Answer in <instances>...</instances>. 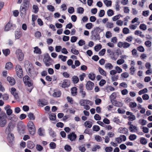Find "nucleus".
I'll list each match as a JSON object with an SVG mask.
<instances>
[{
  "label": "nucleus",
  "instance_id": "9",
  "mask_svg": "<svg viewBox=\"0 0 152 152\" xmlns=\"http://www.w3.org/2000/svg\"><path fill=\"white\" fill-rule=\"evenodd\" d=\"M117 46L120 48L123 47L124 48H126L130 47V44L125 42H119L118 43Z\"/></svg>",
  "mask_w": 152,
  "mask_h": 152
},
{
  "label": "nucleus",
  "instance_id": "19",
  "mask_svg": "<svg viewBox=\"0 0 152 152\" xmlns=\"http://www.w3.org/2000/svg\"><path fill=\"white\" fill-rule=\"evenodd\" d=\"M7 81L9 82L10 85L13 86L15 83V79L10 77H7Z\"/></svg>",
  "mask_w": 152,
  "mask_h": 152
},
{
  "label": "nucleus",
  "instance_id": "3",
  "mask_svg": "<svg viewBox=\"0 0 152 152\" xmlns=\"http://www.w3.org/2000/svg\"><path fill=\"white\" fill-rule=\"evenodd\" d=\"M27 126L30 134L32 135H34L36 132V129L33 122L31 121H29Z\"/></svg>",
  "mask_w": 152,
  "mask_h": 152
},
{
  "label": "nucleus",
  "instance_id": "1",
  "mask_svg": "<svg viewBox=\"0 0 152 152\" xmlns=\"http://www.w3.org/2000/svg\"><path fill=\"white\" fill-rule=\"evenodd\" d=\"M79 103L80 105L83 106L84 108L86 110H88L90 109L89 105L92 106L93 104L92 102L88 99L81 100Z\"/></svg>",
  "mask_w": 152,
  "mask_h": 152
},
{
  "label": "nucleus",
  "instance_id": "24",
  "mask_svg": "<svg viewBox=\"0 0 152 152\" xmlns=\"http://www.w3.org/2000/svg\"><path fill=\"white\" fill-rule=\"evenodd\" d=\"M104 67L107 70H111L113 68V66L110 63H107L105 64Z\"/></svg>",
  "mask_w": 152,
  "mask_h": 152
},
{
  "label": "nucleus",
  "instance_id": "12",
  "mask_svg": "<svg viewBox=\"0 0 152 152\" xmlns=\"http://www.w3.org/2000/svg\"><path fill=\"white\" fill-rule=\"evenodd\" d=\"M126 139V137L125 135H121L119 137L116 138L115 140L118 143H120L122 141H125Z\"/></svg>",
  "mask_w": 152,
  "mask_h": 152
},
{
  "label": "nucleus",
  "instance_id": "39",
  "mask_svg": "<svg viewBox=\"0 0 152 152\" xmlns=\"http://www.w3.org/2000/svg\"><path fill=\"white\" fill-rule=\"evenodd\" d=\"M99 71L101 74L103 76H106V72L100 67L98 68Z\"/></svg>",
  "mask_w": 152,
  "mask_h": 152
},
{
  "label": "nucleus",
  "instance_id": "58",
  "mask_svg": "<svg viewBox=\"0 0 152 152\" xmlns=\"http://www.w3.org/2000/svg\"><path fill=\"white\" fill-rule=\"evenodd\" d=\"M135 69L134 66H132L131 68L129 69V70L131 74L132 75H133L135 71Z\"/></svg>",
  "mask_w": 152,
  "mask_h": 152
},
{
  "label": "nucleus",
  "instance_id": "30",
  "mask_svg": "<svg viewBox=\"0 0 152 152\" xmlns=\"http://www.w3.org/2000/svg\"><path fill=\"white\" fill-rule=\"evenodd\" d=\"M13 67L12 64L10 62L7 63L5 65V69L7 70H10Z\"/></svg>",
  "mask_w": 152,
  "mask_h": 152
},
{
  "label": "nucleus",
  "instance_id": "56",
  "mask_svg": "<svg viewBox=\"0 0 152 152\" xmlns=\"http://www.w3.org/2000/svg\"><path fill=\"white\" fill-rule=\"evenodd\" d=\"M147 121L143 119H140L139 121V124L142 125H145Z\"/></svg>",
  "mask_w": 152,
  "mask_h": 152
},
{
  "label": "nucleus",
  "instance_id": "13",
  "mask_svg": "<svg viewBox=\"0 0 152 152\" xmlns=\"http://www.w3.org/2000/svg\"><path fill=\"white\" fill-rule=\"evenodd\" d=\"M28 8L26 7H22V6H21L20 8V15L22 17L24 18L25 17L26 10Z\"/></svg>",
  "mask_w": 152,
  "mask_h": 152
},
{
  "label": "nucleus",
  "instance_id": "10",
  "mask_svg": "<svg viewBox=\"0 0 152 152\" xmlns=\"http://www.w3.org/2000/svg\"><path fill=\"white\" fill-rule=\"evenodd\" d=\"M15 53L19 61H21L23 59L24 54L21 50H17Z\"/></svg>",
  "mask_w": 152,
  "mask_h": 152
},
{
  "label": "nucleus",
  "instance_id": "25",
  "mask_svg": "<svg viewBox=\"0 0 152 152\" xmlns=\"http://www.w3.org/2000/svg\"><path fill=\"white\" fill-rule=\"evenodd\" d=\"M26 129L25 125H22L18 127V130L20 133H23Z\"/></svg>",
  "mask_w": 152,
  "mask_h": 152
},
{
  "label": "nucleus",
  "instance_id": "31",
  "mask_svg": "<svg viewBox=\"0 0 152 152\" xmlns=\"http://www.w3.org/2000/svg\"><path fill=\"white\" fill-rule=\"evenodd\" d=\"M15 39H19L22 36V33L20 31H16L15 33Z\"/></svg>",
  "mask_w": 152,
  "mask_h": 152
},
{
  "label": "nucleus",
  "instance_id": "29",
  "mask_svg": "<svg viewBox=\"0 0 152 152\" xmlns=\"http://www.w3.org/2000/svg\"><path fill=\"white\" fill-rule=\"evenodd\" d=\"M84 125L86 127L90 128L92 126V123L91 121H87L84 122Z\"/></svg>",
  "mask_w": 152,
  "mask_h": 152
},
{
  "label": "nucleus",
  "instance_id": "52",
  "mask_svg": "<svg viewBox=\"0 0 152 152\" xmlns=\"http://www.w3.org/2000/svg\"><path fill=\"white\" fill-rule=\"evenodd\" d=\"M58 58L61 59L64 62L66 61L67 57L62 55H60L58 56Z\"/></svg>",
  "mask_w": 152,
  "mask_h": 152
},
{
  "label": "nucleus",
  "instance_id": "42",
  "mask_svg": "<svg viewBox=\"0 0 152 152\" xmlns=\"http://www.w3.org/2000/svg\"><path fill=\"white\" fill-rule=\"evenodd\" d=\"M28 117L31 120H33L35 119V116L34 114L32 113H28Z\"/></svg>",
  "mask_w": 152,
  "mask_h": 152
},
{
  "label": "nucleus",
  "instance_id": "51",
  "mask_svg": "<svg viewBox=\"0 0 152 152\" xmlns=\"http://www.w3.org/2000/svg\"><path fill=\"white\" fill-rule=\"evenodd\" d=\"M100 146L98 145H95L92 149V150L93 151H96L97 149H99L100 148Z\"/></svg>",
  "mask_w": 152,
  "mask_h": 152
},
{
  "label": "nucleus",
  "instance_id": "7",
  "mask_svg": "<svg viewBox=\"0 0 152 152\" xmlns=\"http://www.w3.org/2000/svg\"><path fill=\"white\" fill-rule=\"evenodd\" d=\"M15 123L12 122H10L8 124L7 127L6 128V131L11 132L12 131L15 127Z\"/></svg>",
  "mask_w": 152,
  "mask_h": 152
},
{
  "label": "nucleus",
  "instance_id": "15",
  "mask_svg": "<svg viewBox=\"0 0 152 152\" xmlns=\"http://www.w3.org/2000/svg\"><path fill=\"white\" fill-rule=\"evenodd\" d=\"M126 114L127 115H129L128 117L129 120L132 121L135 120L136 117L132 113L129 111H127L126 112Z\"/></svg>",
  "mask_w": 152,
  "mask_h": 152
},
{
  "label": "nucleus",
  "instance_id": "21",
  "mask_svg": "<svg viewBox=\"0 0 152 152\" xmlns=\"http://www.w3.org/2000/svg\"><path fill=\"white\" fill-rule=\"evenodd\" d=\"M112 102L113 105L118 107H121L123 105V104L122 102H119L114 100Z\"/></svg>",
  "mask_w": 152,
  "mask_h": 152
},
{
  "label": "nucleus",
  "instance_id": "35",
  "mask_svg": "<svg viewBox=\"0 0 152 152\" xmlns=\"http://www.w3.org/2000/svg\"><path fill=\"white\" fill-rule=\"evenodd\" d=\"M72 80L74 83H77L78 82L79 79L77 76L75 75L72 77Z\"/></svg>",
  "mask_w": 152,
  "mask_h": 152
},
{
  "label": "nucleus",
  "instance_id": "17",
  "mask_svg": "<svg viewBox=\"0 0 152 152\" xmlns=\"http://www.w3.org/2000/svg\"><path fill=\"white\" fill-rule=\"evenodd\" d=\"M39 106L43 107L48 104V102L45 99L39 100L38 102Z\"/></svg>",
  "mask_w": 152,
  "mask_h": 152
},
{
  "label": "nucleus",
  "instance_id": "43",
  "mask_svg": "<svg viewBox=\"0 0 152 152\" xmlns=\"http://www.w3.org/2000/svg\"><path fill=\"white\" fill-rule=\"evenodd\" d=\"M9 119L11 121H17V118L16 117V116L14 114H12L10 115V116L9 117Z\"/></svg>",
  "mask_w": 152,
  "mask_h": 152
},
{
  "label": "nucleus",
  "instance_id": "4",
  "mask_svg": "<svg viewBox=\"0 0 152 152\" xmlns=\"http://www.w3.org/2000/svg\"><path fill=\"white\" fill-rule=\"evenodd\" d=\"M43 61L45 65L48 66L51 64L52 60L49 54H47L44 56Z\"/></svg>",
  "mask_w": 152,
  "mask_h": 152
},
{
  "label": "nucleus",
  "instance_id": "23",
  "mask_svg": "<svg viewBox=\"0 0 152 152\" xmlns=\"http://www.w3.org/2000/svg\"><path fill=\"white\" fill-rule=\"evenodd\" d=\"M83 84L80 85V91L81 96L82 98H84L86 95V93L85 91H83Z\"/></svg>",
  "mask_w": 152,
  "mask_h": 152
},
{
  "label": "nucleus",
  "instance_id": "64",
  "mask_svg": "<svg viewBox=\"0 0 152 152\" xmlns=\"http://www.w3.org/2000/svg\"><path fill=\"white\" fill-rule=\"evenodd\" d=\"M125 61L124 59H121L118 60L116 62L117 64L118 65H121L124 63Z\"/></svg>",
  "mask_w": 152,
  "mask_h": 152
},
{
  "label": "nucleus",
  "instance_id": "38",
  "mask_svg": "<svg viewBox=\"0 0 152 152\" xmlns=\"http://www.w3.org/2000/svg\"><path fill=\"white\" fill-rule=\"evenodd\" d=\"M34 143L31 141H29L28 144V147L30 149H33L34 147Z\"/></svg>",
  "mask_w": 152,
  "mask_h": 152
},
{
  "label": "nucleus",
  "instance_id": "32",
  "mask_svg": "<svg viewBox=\"0 0 152 152\" xmlns=\"http://www.w3.org/2000/svg\"><path fill=\"white\" fill-rule=\"evenodd\" d=\"M11 92L12 94L13 95V96H15V97L17 98L18 96L16 93V89L15 88L12 87L11 88Z\"/></svg>",
  "mask_w": 152,
  "mask_h": 152
},
{
  "label": "nucleus",
  "instance_id": "49",
  "mask_svg": "<svg viewBox=\"0 0 152 152\" xmlns=\"http://www.w3.org/2000/svg\"><path fill=\"white\" fill-rule=\"evenodd\" d=\"M148 91L147 88H144L142 90L138 92V94L139 95H141L142 94L147 93Z\"/></svg>",
  "mask_w": 152,
  "mask_h": 152
},
{
  "label": "nucleus",
  "instance_id": "8",
  "mask_svg": "<svg viewBox=\"0 0 152 152\" xmlns=\"http://www.w3.org/2000/svg\"><path fill=\"white\" fill-rule=\"evenodd\" d=\"M16 28V26L15 24H13L9 22L6 25L4 30L6 31H8L11 29H15Z\"/></svg>",
  "mask_w": 152,
  "mask_h": 152
},
{
  "label": "nucleus",
  "instance_id": "28",
  "mask_svg": "<svg viewBox=\"0 0 152 152\" xmlns=\"http://www.w3.org/2000/svg\"><path fill=\"white\" fill-rule=\"evenodd\" d=\"M102 31V29L99 27H96L94 28V30L92 31L93 33L97 35L99 34Z\"/></svg>",
  "mask_w": 152,
  "mask_h": 152
},
{
  "label": "nucleus",
  "instance_id": "6",
  "mask_svg": "<svg viewBox=\"0 0 152 152\" xmlns=\"http://www.w3.org/2000/svg\"><path fill=\"white\" fill-rule=\"evenodd\" d=\"M15 71L18 76L20 78L23 77V71L21 66L17 65L15 68Z\"/></svg>",
  "mask_w": 152,
  "mask_h": 152
},
{
  "label": "nucleus",
  "instance_id": "20",
  "mask_svg": "<svg viewBox=\"0 0 152 152\" xmlns=\"http://www.w3.org/2000/svg\"><path fill=\"white\" fill-rule=\"evenodd\" d=\"M118 130V132L121 133L126 134L128 133V129L126 128L120 127L119 128Z\"/></svg>",
  "mask_w": 152,
  "mask_h": 152
},
{
  "label": "nucleus",
  "instance_id": "16",
  "mask_svg": "<svg viewBox=\"0 0 152 152\" xmlns=\"http://www.w3.org/2000/svg\"><path fill=\"white\" fill-rule=\"evenodd\" d=\"M77 137L76 134L72 132L68 135V138L71 141L75 140Z\"/></svg>",
  "mask_w": 152,
  "mask_h": 152
},
{
  "label": "nucleus",
  "instance_id": "59",
  "mask_svg": "<svg viewBox=\"0 0 152 152\" xmlns=\"http://www.w3.org/2000/svg\"><path fill=\"white\" fill-rule=\"evenodd\" d=\"M116 94L115 92L113 93L111 95L110 97L111 102H113V99L115 98L116 97Z\"/></svg>",
  "mask_w": 152,
  "mask_h": 152
},
{
  "label": "nucleus",
  "instance_id": "47",
  "mask_svg": "<svg viewBox=\"0 0 152 152\" xmlns=\"http://www.w3.org/2000/svg\"><path fill=\"white\" fill-rule=\"evenodd\" d=\"M95 75L92 73H91L88 75L89 79L91 80H94L95 79Z\"/></svg>",
  "mask_w": 152,
  "mask_h": 152
},
{
  "label": "nucleus",
  "instance_id": "48",
  "mask_svg": "<svg viewBox=\"0 0 152 152\" xmlns=\"http://www.w3.org/2000/svg\"><path fill=\"white\" fill-rule=\"evenodd\" d=\"M140 142L142 144L145 145L147 143V141L145 138L142 137L140 138Z\"/></svg>",
  "mask_w": 152,
  "mask_h": 152
},
{
  "label": "nucleus",
  "instance_id": "18",
  "mask_svg": "<svg viewBox=\"0 0 152 152\" xmlns=\"http://www.w3.org/2000/svg\"><path fill=\"white\" fill-rule=\"evenodd\" d=\"M129 129L130 132H135L137 131V126L133 125H131L129 127Z\"/></svg>",
  "mask_w": 152,
  "mask_h": 152
},
{
  "label": "nucleus",
  "instance_id": "41",
  "mask_svg": "<svg viewBox=\"0 0 152 152\" xmlns=\"http://www.w3.org/2000/svg\"><path fill=\"white\" fill-rule=\"evenodd\" d=\"M56 115L54 113H51L49 115V118L52 121H54L56 119Z\"/></svg>",
  "mask_w": 152,
  "mask_h": 152
},
{
  "label": "nucleus",
  "instance_id": "53",
  "mask_svg": "<svg viewBox=\"0 0 152 152\" xmlns=\"http://www.w3.org/2000/svg\"><path fill=\"white\" fill-rule=\"evenodd\" d=\"M49 146L50 149H54L56 148V144L54 142H51L49 144Z\"/></svg>",
  "mask_w": 152,
  "mask_h": 152
},
{
  "label": "nucleus",
  "instance_id": "45",
  "mask_svg": "<svg viewBox=\"0 0 152 152\" xmlns=\"http://www.w3.org/2000/svg\"><path fill=\"white\" fill-rule=\"evenodd\" d=\"M103 2L107 7H109L111 6V5L112 1H111L103 0Z\"/></svg>",
  "mask_w": 152,
  "mask_h": 152
},
{
  "label": "nucleus",
  "instance_id": "55",
  "mask_svg": "<svg viewBox=\"0 0 152 152\" xmlns=\"http://www.w3.org/2000/svg\"><path fill=\"white\" fill-rule=\"evenodd\" d=\"M122 16L121 15L119 14L115 15L114 17H113L112 18L113 20V21H116L117 20H118L119 19L120 17H121Z\"/></svg>",
  "mask_w": 152,
  "mask_h": 152
},
{
  "label": "nucleus",
  "instance_id": "36",
  "mask_svg": "<svg viewBox=\"0 0 152 152\" xmlns=\"http://www.w3.org/2000/svg\"><path fill=\"white\" fill-rule=\"evenodd\" d=\"M2 52L4 55L6 56H8L10 53V50L8 49H3Z\"/></svg>",
  "mask_w": 152,
  "mask_h": 152
},
{
  "label": "nucleus",
  "instance_id": "26",
  "mask_svg": "<svg viewBox=\"0 0 152 152\" xmlns=\"http://www.w3.org/2000/svg\"><path fill=\"white\" fill-rule=\"evenodd\" d=\"M38 134L40 136H44L45 134L44 129L42 128H39L38 129Z\"/></svg>",
  "mask_w": 152,
  "mask_h": 152
},
{
  "label": "nucleus",
  "instance_id": "37",
  "mask_svg": "<svg viewBox=\"0 0 152 152\" xmlns=\"http://www.w3.org/2000/svg\"><path fill=\"white\" fill-rule=\"evenodd\" d=\"M77 88L75 87H74L71 89V93L73 96H75L77 94Z\"/></svg>",
  "mask_w": 152,
  "mask_h": 152
},
{
  "label": "nucleus",
  "instance_id": "44",
  "mask_svg": "<svg viewBox=\"0 0 152 152\" xmlns=\"http://www.w3.org/2000/svg\"><path fill=\"white\" fill-rule=\"evenodd\" d=\"M137 106V104L136 103L134 102H130L129 107L131 109L135 108Z\"/></svg>",
  "mask_w": 152,
  "mask_h": 152
},
{
  "label": "nucleus",
  "instance_id": "57",
  "mask_svg": "<svg viewBox=\"0 0 152 152\" xmlns=\"http://www.w3.org/2000/svg\"><path fill=\"white\" fill-rule=\"evenodd\" d=\"M129 74L128 72H125L122 73L121 75V76L124 78H126L128 77L129 76Z\"/></svg>",
  "mask_w": 152,
  "mask_h": 152
},
{
  "label": "nucleus",
  "instance_id": "61",
  "mask_svg": "<svg viewBox=\"0 0 152 152\" xmlns=\"http://www.w3.org/2000/svg\"><path fill=\"white\" fill-rule=\"evenodd\" d=\"M123 33L124 34H127L129 33V30L127 28H124L123 29Z\"/></svg>",
  "mask_w": 152,
  "mask_h": 152
},
{
  "label": "nucleus",
  "instance_id": "2",
  "mask_svg": "<svg viewBox=\"0 0 152 152\" xmlns=\"http://www.w3.org/2000/svg\"><path fill=\"white\" fill-rule=\"evenodd\" d=\"M7 123V116L5 113L1 112L0 113V127L2 128L4 127Z\"/></svg>",
  "mask_w": 152,
  "mask_h": 152
},
{
  "label": "nucleus",
  "instance_id": "46",
  "mask_svg": "<svg viewBox=\"0 0 152 152\" xmlns=\"http://www.w3.org/2000/svg\"><path fill=\"white\" fill-rule=\"evenodd\" d=\"M28 0H24L22 5H23L24 7L28 8L29 4Z\"/></svg>",
  "mask_w": 152,
  "mask_h": 152
},
{
  "label": "nucleus",
  "instance_id": "34",
  "mask_svg": "<svg viewBox=\"0 0 152 152\" xmlns=\"http://www.w3.org/2000/svg\"><path fill=\"white\" fill-rule=\"evenodd\" d=\"M134 34L136 35H139L142 38H143L145 36L144 35L142 34V32L138 30H136L134 32Z\"/></svg>",
  "mask_w": 152,
  "mask_h": 152
},
{
  "label": "nucleus",
  "instance_id": "27",
  "mask_svg": "<svg viewBox=\"0 0 152 152\" xmlns=\"http://www.w3.org/2000/svg\"><path fill=\"white\" fill-rule=\"evenodd\" d=\"M14 134L11 133H9L8 134L7 139L9 142H12L14 140Z\"/></svg>",
  "mask_w": 152,
  "mask_h": 152
},
{
  "label": "nucleus",
  "instance_id": "33",
  "mask_svg": "<svg viewBox=\"0 0 152 152\" xmlns=\"http://www.w3.org/2000/svg\"><path fill=\"white\" fill-rule=\"evenodd\" d=\"M67 65L69 66H71L72 68H75V66L73 64V61L71 59L68 60L67 62Z\"/></svg>",
  "mask_w": 152,
  "mask_h": 152
},
{
  "label": "nucleus",
  "instance_id": "60",
  "mask_svg": "<svg viewBox=\"0 0 152 152\" xmlns=\"http://www.w3.org/2000/svg\"><path fill=\"white\" fill-rule=\"evenodd\" d=\"M139 28L140 29L145 31L147 29V26L144 24H142L140 26Z\"/></svg>",
  "mask_w": 152,
  "mask_h": 152
},
{
  "label": "nucleus",
  "instance_id": "14",
  "mask_svg": "<svg viewBox=\"0 0 152 152\" xmlns=\"http://www.w3.org/2000/svg\"><path fill=\"white\" fill-rule=\"evenodd\" d=\"M94 86V83L90 81H88L86 85V88L88 90H91L92 89Z\"/></svg>",
  "mask_w": 152,
  "mask_h": 152
},
{
  "label": "nucleus",
  "instance_id": "50",
  "mask_svg": "<svg viewBox=\"0 0 152 152\" xmlns=\"http://www.w3.org/2000/svg\"><path fill=\"white\" fill-rule=\"evenodd\" d=\"M102 48V45L101 44L97 45L94 47V50L96 52H98Z\"/></svg>",
  "mask_w": 152,
  "mask_h": 152
},
{
  "label": "nucleus",
  "instance_id": "40",
  "mask_svg": "<svg viewBox=\"0 0 152 152\" xmlns=\"http://www.w3.org/2000/svg\"><path fill=\"white\" fill-rule=\"evenodd\" d=\"M35 53L37 54H40L41 53V51L40 48L38 47H36L34 48V51Z\"/></svg>",
  "mask_w": 152,
  "mask_h": 152
},
{
  "label": "nucleus",
  "instance_id": "5",
  "mask_svg": "<svg viewBox=\"0 0 152 152\" xmlns=\"http://www.w3.org/2000/svg\"><path fill=\"white\" fill-rule=\"evenodd\" d=\"M29 77L28 76H25L23 78V81L25 85L27 86L28 87H31V89L28 90L29 92H31L32 88V86L33 85L31 81L29 79Z\"/></svg>",
  "mask_w": 152,
  "mask_h": 152
},
{
  "label": "nucleus",
  "instance_id": "63",
  "mask_svg": "<svg viewBox=\"0 0 152 152\" xmlns=\"http://www.w3.org/2000/svg\"><path fill=\"white\" fill-rule=\"evenodd\" d=\"M112 36L111 33L110 31H107L105 34V37L106 38L109 39L111 38Z\"/></svg>",
  "mask_w": 152,
  "mask_h": 152
},
{
  "label": "nucleus",
  "instance_id": "54",
  "mask_svg": "<svg viewBox=\"0 0 152 152\" xmlns=\"http://www.w3.org/2000/svg\"><path fill=\"white\" fill-rule=\"evenodd\" d=\"M84 10L83 8L79 7L77 8V11L78 13L82 14L84 12Z\"/></svg>",
  "mask_w": 152,
  "mask_h": 152
},
{
  "label": "nucleus",
  "instance_id": "11",
  "mask_svg": "<svg viewBox=\"0 0 152 152\" xmlns=\"http://www.w3.org/2000/svg\"><path fill=\"white\" fill-rule=\"evenodd\" d=\"M61 82L59 83V85H61V86L63 88L68 87L70 85L69 81L67 79L64 80Z\"/></svg>",
  "mask_w": 152,
  "mask_h": 152
},
{
  "label": "nucleus",
  "instance_id": "22",
  "mask_svg": "<svg viewBox=\"0 0 152 152\" xmlns=\"http://www.w3.org/2000/svg\"><path fill=\"white\" fill-rule=\"evenodd\" d=\"M61 95V92L60 91L58 90L54 91V92L53 94V96L55 97H60Z\"/></svg>",
  "mask_w": 152,
  "mask_h": 152
},
{
  "label": "nucleus",
  "instance_id": "62",
  "mask_svg": "<svg viewBox=\"0 0 152 152\" xmlns=\"http://www.w3.org/2000/svg\"><path fill=\"white\" fill-rule=\"evenodd\" d=\"M107 14L108 16L110 17L114 15L113 11L111 9H109L107 10Z\"/></svg>",
  "mask_w": 152,
  "mask_h": 152
}]
</instances>
